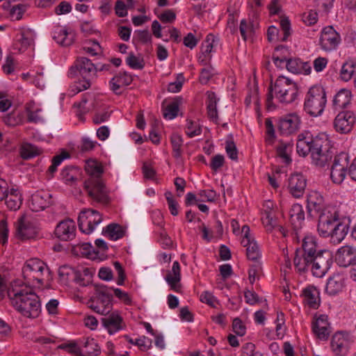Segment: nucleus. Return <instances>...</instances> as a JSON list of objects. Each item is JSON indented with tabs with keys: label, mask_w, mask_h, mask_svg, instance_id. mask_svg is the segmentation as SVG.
<instances>
[{
	"label": "nucleus",
	"mask_w": 356,
	"mask_h": 356,
	"mask_svg": "<svg viewBox=\"0 0 356 356\" xmlns=\"http://www.w3.org/2000/svg\"><path fill=\"white\" fill-rule=\"evenodd\" d=\"M312 329L318 339L323 341L327 340L331 333L328 316L325 314L315 315L312 321Z\"/></svg>",
	"instance_id": "nucleus-16"
},
{
	"label": "nucleus",
	"mask_w": 356,
	"mask_h": 356,
	"mask_svg": "<svg viewBox=\"0 0 356 356\" xmlns=\"http://www.w3.org/2000/svg\"><path fill=\"white\" fill-rule=\"evenodd\" d=\"M316 136L313 137L309 133L303 134L298 136V140L296 143L297 152L299 155L303 156L307 155L309 153L312 154L314 148V141Z\"/></svg>",
	"instance_id": "nucleus-26"
},
{
	"label": "nucleus",
	"mask_w": 356,
	"mask_h": 356,
	"mask_svg": "<svg viewBox=\"0 0 356 356\" xmlns=\"http://www.w3.org/2000/svg\"><path fill=\"white\" fill-rule=\"evenodd\" d=\"M350 343L351 341L347 333L337 332L332 336L330 346L336 356H345L349 351Z\"/></svg>",
	"instance_id": "nucleus-17"
},
{
	"label": "nucleus",
	"mask_w": 356,
	"mask_h": 356,
	"mask_svg": "<svg viewBox=\"0 0 356 356\" xmlns=\"http://www.w3.org/2000/svg\"><path fill=\"white\" fill-rule=\"evenodd\" d=\"M183 139L177 134H173L170 137V143L172 148V156L175 159H179L182 155L181 147L183 145Z\"/></svg>",
	"instance_id": "nucleus-45"
},
{
	"label": "nucleus",
	"mask_w": 356,
	"mask_h": 356,
	"mask_svg": "<svg viewBox=\"0 0 356 356\" xmlns=\"http://www.w3.org/2000/svg\"><path fill=\"white\" fill-rule=\"evenodd\" d=\"M247 257L250 260L256 261L260 256L259 247L255 241L252 243L250 246L246 248Z\"/></svg>",
	"instance_id": "nucleus-62"
},
{
	"label": "nucleus",
	"mask_w": 356,
	"mask_h": 356,
	"mask_svg": "<svg viewBox=\"0 0 356 356\" xmlns=\"http://www.w3.org/2000/svg\"><path fill=\"white\" fill-rule=\"evenodd\" d=\"M355 64L353 60L344 63L341 67L340 76L342 80L349 81L354 75Z\"/></svg>",
	"instance_id": "nucleus-49"
},
{
	"label": "nucleus",
	"mask_w": 356,
	"mask_h": 356,
	"mask_svg": "<svg viewBox=\"0 0 356 356\" xmlns=\"http://www.w3.org/2000/svg\"><path fill=\"white\" fill-rule=\"evenodd\" d=\"M293 151V144L289 141L280 140L279 145L276 148L277 155L282 159L286 165L292 161L291 154Z\"/></svg>",
	"instance_id": "nucleus-39"
},
{
	"label": "nucleus",
	"mask_w": 356,
	"mask_h": 356,
	"mask_svg": "<svg viewBox=\"0 0 356 356\" xmlns=\"http://www.w3.org/2000/svg\"><path fill=\"white\" fill-rule=\"evenodd\" d=\"M54 234L56 238L63 241L74 239L76 236V225L73 220L66 218L56 227Z\"/></svg>",
	"instance_id": "nucleus-20"
},
{
	"label": "nucleus",
	"mask_w": 356,
	"mask_h": 356,
	"mask_svg": "<svg viewBox=\"0 0 356 356\" xmlns=\"http://www.w3.org/2000/svg\"><path fill=\"white\" fill-rule=\"evenodd\" d=\"M265 126L266 129V142L268 145H272L275 138V133L273 121L270 118H266L265 120Z\"/></svg>",
	"instance_id": "nucleus-55"
},
{
	"label": "nucleus",
	"mask_w": 356,
	"mask_h": 356,
	"mask_svg": "<svg viewBox=\"0 0 356 356\" xmlns=\"http://www.w3.org/2000/svg\"><path fill=\"white\" fill-rule=\"evenodd\" d=\"M345 286V279L340 274H334L327 282L325 291L330 296H335Z\"/></svg>",
	"instance_id": "nucleus-31"
},
{
	"label": "nucleus",
	"mask_w": 356,
	"mask_h": 356,
	"mask_svg": "<svg viewBox=\"0 0 356 356\" xmlns=\"http://www.w3.org/2000/svg\"><path fill=\"white\" fill-rule=\"evenodd\" d=\"M185 132L189 138L200 136L202 133V126L197 121L187 120Z\"/></svg>",
	"instance_id": "nucleus-47"
},
{
	"label": "nucleus",
	"mask_w": 356,
	"mask_h": 356,
	"mask_svg": "<svg viewBox=\"0 0 356 356\" xmlns=\"http://www.w3.org/2000/svg\"><path fill=\"white\" fill-rule=\"evenodd\" d=\"M58 348L65 350L67 353L74 355H81V350L75 341L62 343L58 346Z\"/></svg>",
	"instance_id": "nucleus-56"
},
{
	"label": "nucleus",
	"mask_w": 356,
	"mask_h": 356,
	"mask_svg": "<svg viewBox=\"0 0 356 356\" xmlns=\"http://www.w3.org/2000/svg\"><path fill=\"white\" fill-rule=\"evenodd\" d=\"M33 42L32 33L29 30L24 31L17 35L14 49L22 52L31 46Z\"/></svg>",
	"instance_id": "nucleus-35"
},
{
	"label": "nucleus",
	"mask_w": 356,
	"mask_h": 356,
	"mask_svg": "<svg viewBox=\"0 0 356 356\" xmlns=\"http://www.w3.org/2000/svg\"><path fill=\"white\" fill-rule=\"evenodd\" d=\"M286 53H288L286 47L280 45L276 47L275 53L273 55V60L277 67H282L284 64H286L289 58Z\"/></svg>",
	"instance_id": "nucleus-43"
},
{
	"label": "nucleus",
	"mask_w": 356,
	"mask_h": 356,
	"mask_svg": "<svg viewBox=\"0 0 356 356\" xmlns=\"http://www.w3.org/2000/svg\"><path fill=\"white\" fill-rule=\"evenodd\" d=\"M40 228L37 222L29 218L25 214L22 215L16 222L17 236L21 240L35 238L38 236Z\"/></svg>",
	"instance_id": "nucleus-13"
},
{
	"label": "nucleus",
	"mask_w": 356,
	"mask_h": 356,
	"mask_svg": "<svg viewBox=\"0 0 356 356\" xmlns=\"http://www.w3.org/2000/svg\"><path fill=\"white\" fill-rule=\"evenodd\" d=\"M184 80L185 79L183 74H178L177 76V81L168 84V92L174 93L179 92L182 88Z\"/></svg>",
	"instance_id": "nucleus-59"
},
{
	"label": "nucleus",
	"mask_w": 356,
	"mask_h": 356,
	"mask_svg": "<svg viewBox=\"0 0 356 356\" xmlns=\"http://www.w3.org/2000/svg\"><path fill=\"white\" fill-rule=\"evenodd\" d=\"M40 153L41 151L37 146L29 143H23L19 148L20 156L24 160L32 159Z\"/></svg>",
	"instance_id": "nucleus-42"
},
{
	"label": "nucleus",
	"mask_w": 356,
	"mask_h": 356,
	"mask_svg": "<svg viewBox=\"0 0 356 356\" xmlns=\"http://www.w3.org/2000/svg\"><path fill=\"white\" fill-rule=\"evenodd\" d=\"M76 34L73 31H68L61 26H56L52 31L53 39L63 47H69L75 41Z\"/></svg>",
	"instance_id": "nucleus-24"
},
{
	"label": "nucleus",
	"mask_w": 356,
	"mask_h": 356,
	"mask_svg": "<svg viewBox=\"0 0 356 356\" xmlns=\"http://www.w3.org/2000/svg\"><path fill=\"white\" fill-rule=\"evenodd\" d=\"M262 223L268 232H272L277 226V219L275 211H262Z\"/></svg>",
	"instance_id": "nucleus-44"
},
{
	"label": "nucleus",
	"mask_w": 356,
	"mask_h": 356,
	"mask_svg": "<svg viewBox=\"0 0 356 356\" xmlns=\"http://www.w3.org/2000/svg\"><path fill=\"white\" fill-rule=\"evenodd\" d=\"M239 31L243 40L246 41L248 38L251 36L254 32L253 24L248 23L246 19H243L240 22Z\"/></svg>",
	"instance_id": "nucleus-52"
},
{
	"label": "nucleus",
	"mask_w": 356,
	"mask_h": 356,
	"mask_svg": "<svg viewBox=\"0 0 356 356\" xmlns=\"http://www.w3.org/2000/svg\"><path fill=\"white\" fill-rule=\"evenodd\" d=\"M307 179L300 173L292 174L289 178L288 188L290 193L296 198H299L305 193Z\"/></svg>",
	"instance_id": "nucleus-22"
},
{
	"label": "nucleus",
	"mask_w": 356,
	"mask_h": 356,
	"mask_svg": "<svg viewBox=\"0 0 356 356\" xmlns=\"http://www.w3.org/2000/svg\"><path fill=\"white\" fill-rule=\"evenodd\" d=\"M7 207L13 211L19 209L22 203L21 195L18 191L15 188L10 190V194L7 193V196L4 198Z\"/></svg>",
	"instance_id": "nucleus-41"
},
{
	"label": "nucleus",
	"mask_w": 356,
	"mask_h": 356,
	"mask_svg": "<svg viewBox=\"0 0 356 356\" xmlns=\"http://www.w3.org/2000/svg\"><path fill=\"white\" fill-rule=\"evenodd\" d=\"M124 337L126 338L129 343L138 346L139 348L143 351H146L152 348V339L145 336L140 339H137L135 341H134L127 335H125Z\"/></svg>",
	"instance_id": "nucleus-50"
},
{
	"label": "nucleus",
	"mask_w": 356,
	"mask_h": 356,
	"mask_svg": "<svg viewBox=\"0 0 356 356\" xmlns=\"http://www.w3.org/2000/svg\"><path fill=\"white\" fill-rule=\"evenodd\" d=\"M112 288L104 284H94L87 305L94 312L106 316L112 310Z\"/></svg>",
	"instance_id": "nucleus-5"
},
{
	"label": "nucleus",
	"mask_w": 356,
	"mask_h": 356,
	"mask_svg": "<svg viewBox=\"0 0 356 356\" xmlns=\"http://www.w3.org/2000/svg\"><path fill=\"white\" fill-rule=\"evenodd\" d=\"M305 211L302 205L294 204L289 210V220L295 231L299 230L305 224Z\"/></svg>",
	"instance_id": "nucleus-27"
},
{
	"label": "nucleus",
	"mask_w": 356,
	"mask_h": 356,
	"mask_svg": "<svg viewBox=\"0 0 356 356\" xmlns=\"http://www.w3.org/2000/svg\"><path fill=\"white\" fill-rule=\"evenodd\" d=\"M332 264V254L327 250H319L318 254L312 259L309 268L313 275L322 277Z\"/></svg>",
	"instance_id": "nucleus-12"
},
{
	"label": "nucleus",
	"mask_w": 356,
	"mask_h": 356,
	"mask_svg": "<svg viewBox=\"0 0 356 356\" xmlns=\"http://www.w3.org/2000/svg\"><path fill=\"white\" fill-rule=\"evenodd\" d=\"M181 269L179 263L177 261H175L172 264V272L169 273L165 276V280L168 284L170 285L171 289L176 292H179L180 291V284L179 282L181 280Z\"/></svg>",
	"instance_id": "nucleus-33"
},
{
	"label": "nucleus",
	"mask_w": 356,
	"mask_h": 356,
	"mask_svg": "<svg viewBox=\"0 0 356 356\" xmlns=\"http://www.w3.org/2000/svg\"><path fill=\"white\" fill-rule=\"evenodd\" d=\"M327 102L326 93L321 86H313L306 94L304 111L312 117L320 116Z\"/></svg>",
	"instance_id": "nucleus-7"
},
{
	"label": "nucleus",
	"mask_w": 356,
	"mask_h": 356,
	"mask_svg": "<svg viewBox=\"0 0 356 356\" xmlns=\"http://www.w3.org/2000/svg\"><path fill=\"white\" fill-rule=\"evenodd\" d=\"M79 74L82 79L75 82L71 87L72 95L88 89L92 82L97 78L95 65L86 57H79L68 71V76L74 77Z\"/></svg>",
	"instance_id": "nucleus-4"
},
{
	"label": "nucleus",
	"mask_w": 356,
	"mask_h": 356,
	"mask_svg": "<svg viewBox=\"0 0 356 356\" xmlns=\"http://www.w3.org/2000/svg\"><path fill=\"white\" fill-rule=\"evenodd\" d=\"M51 195L47 191H37L31 197L29 207L35 212L42 211L51 204Z\"/></svg>",
	"instance_id": "nucleus-23"
},
{
	"label": "nucleus",
	"mask_w": 356,
	"mask_h": 356,
	"mask_svg": "<svg viewBox=\"0 0 356 356\" xmlns=\"http://www.w3.org/2000/svg\"><path fill=\"white\" fill-rule=\"evenodd\" d=\"M206 106L207 116L210 120L215 123H218V111L217 109V104L220 99L217 97L216 94L212 91H207L206 92Z\"/></svg>",
	"instance_id": "nucleus-28"
},
{
	"label": "nucleus",
	"mask_w": 356,
	"mask_h": 356,
	"mask_svg": "<svg viewBox=\"0 0 356 356\" xmlns=\"http://www.w3.org/2000/svg\"><path fill=\"white\" fill-rule=\"evenodd\" d=\"M286 67L288 71L293 74H309L312 70L309 63L303 62L298 58H288Z\"/></svg>",
	"instance_id": "nucleus-32"
},
{
	"label": "nucleus",
	"mask_w": 356,
	"mask_h": 356,
	"mask_svg": "<svg viewBox=\"0 0 356 356\" xmlns=\"http://www.w3.org/2000/svg\"><path fill=\"white\" fill-rule=\"evenodd\" d=\"M125 234V230L118 223H111L106 226L102 230V234L112 241H117L122 238Z\"/></svg>",
	"instance_id": "nucleus-36"
},
{
	"label": "nucleus",
	"mask_w": 356,
	"mask_h": 356,
	"mask_svg": "<svg viewBox=\"0 0 356 356\" xmlns=\"http://www.w3.org/2000/svg\"><path fill=\"white\" fill-rule=\"evenodd\" d=\"M348 164V154L341 152L334 156L330 168V178L334 184H340L343 182L347 175Z\"/></svg>",
	"instance_id": "nucleus-14"
},
{
	"label": "nucleus",
	"mask_w": 356,
	"mask_h": 356,
	"mask_svg": "<svg viewBox=\"0 0 356 356\" xmlns=\"http://www.w3.org/2000/svg\"><path fill=\"white\" fill-rule=\"evenodd\" d=\"M77 171L73 166H67L63 169L60 176L63 181L68 185H72L76 180Z\"/></svg>",
	"instance_id": "nucleus-46"
},
{
	"label": "nucleus",
	"mask_w": 356,
	"mask_h": 356,
	"mask_svg": "<svg viewBox=\"0 0 356 356\" xmlns=\"http://www.w3.org/2000/svg\"><path fill=\"white\" fill-rule=\"evenodd\" d=\"M314 145L311 156L312 163L316 166L325 167L332 160L334 154L327 136L325 134L317 135Z\"/></svg>",
	"instance_id": "nucleus-8"
},
{
	"label": "nucleus",
	"mask_w": 356,
	"mask_h": 356,
	"mask_svg": "<svg viewBox=\"0 0 356 356\" xmlns=\"http://www.w3.org/2000/svg\"><path fill=\"white\" fill-rule=\"evenodd\" d=\"M318 244L315 236H306L302 240V247L296 250L293 264L300 273L308 270L313 258L318 254Z\"/></svg>",
	"instance_id": "nucleus-6"
},
{
	"label": "nucleus",
	"mask_w": 356,
	"mask_h": 356,
	"mask_svg": "<svg viewBox=\"0 0 356 356\" xmlns=\"http://www.w3.org/2000/svg\"><path fill=\"white\" fill-rule=\"evenodd\" d=\"M307 203L308 216L312 218L320 214L322 210L325 208L323 207V197L315 191L307 195Z\"/></svg>",
	"instance_id": "nucleus-25"
},
{
	"label": "nucleus",
	"mask_w": 356,
	"mask_h": 356,
	"mask_svg": "<svg viewBox=\"0 0 356 356\" xmlns=\"http://www.w3.org/2000/svg\"><path fill=\"white\" fill-rule=\"evenodd\" d=\"M341 40L339 33L332 26H327L321 31L319 45L323 51L330 52L337 49Z\"/></svg>",
	"instance_id": "nucleus-15"
},
{
	"label": "nucleus",
	"mask_w": 356,
	"mask_h": 356,
	"mask_svg": "<svg viewBox=\"0 0 356 356\" xmlns=\"http://www.w3.org/2000/svg\"><path fill=\"white\" fill-rule=\"evenodd\" d=\"M335 261L341 267H348L356 261V248L350 245H343L335 253Z\"/></svg>",
	"instance_id": "nucleus-21"
},
{
	"label": "nucleus",
	"mask_w": 356,
	"mask_h": 356,
	"mask_svg": "<svg viewBox=\"0 0 356 356\" xmlns=\"http://www.w3.org/2000/svg\"><path fill=\"white\" fill-rule=\"evenodd\" d=\"M89 46H85L83 50L91 56H97L103 54V49L96 40H89L86 42Z\"/></svg>",
	"instance_id": "nucleus-51"
},
{
	"label": "nucleus",
	"mask_w": 356,
	"mask_h": 356,
	"mask_svg": "<svg viewBox=\"0 0 356 356\" xmlns=\"http://www.w3.org/2000/svg\"><path fill=\"white\" fill-rule=\"evenodd\" d=\"M26 10V6L24 4H18L14 6L10 11V15L14 20H19L22 18L24 13Z\"/></svg>",
	"instance_id": "nucleus-58"
},
{
	"label": "nucleus",
	"mask_w": 356,
	"mask_h": 356,
	"mask_svg": "<svg viewBox=\"0 0 356 356\" xmlns=\"http://www.w3.org/2000/svg\"><path fill=\"white\" fill-rule=\"evenodd\" d=\"M102 324L110 334L122 329V318L116 313H112L106 317L102 318Z\"/></svg>",
	"instance_id": "nucleus-30"
},
{
	"label": "nucleus",
	"mask_w": 356,
	"mask_h": 356,
	"mask_svg": "<svg viewBox=\"0 0 356 356\" xmlns=\"http://www.w3.org/2000/svg\"><path fill=\"white\" fill-rule=\"evenodd\" d=\"M348 231V225L339 221L333 229V232H332L331 234L329 236V237H330L331 242L334 244L341 243L347 235Z\"/></svg>",
	"instance_id": "nucleus-40"
},
{
	"label": "nucleus",
	"mask_w": 356,
	"mask_h": 356,
	"mask_svg": "<svg viewBox=\"0 0 356 356\" xmlns=\"http://www.w3.org/2000/svg\"><path fill=\"white\" fill-rule=\"evenodd\" d=\"M303 301L309 307L316 309L320 306V292L316 287L309 286L302 290Z\"/></svg>",
	"instance_id": "nucleus-29"
},
{
	"label": "nucleus",
	"mask_w": 356,
	"mask_h": 356,
	"mask_svg": "<svg viewBox=\"0 0 356 356\" xmlns=\"http://www.w3.org/2000/svg\"><path fill=\"white\" fill-rule=\"evenodd\" d=\"M127 64L134 70H142L144 66L143 59H140L136 57L134 53H130L129 56L126 59Z\"/></svg>",
	"instance_id": "nucleus-54"
},
{
	"label": "nucleus",
	"mask_w": 356,
	"mask_h": 356,
	"mask_svg": "<svg viewBox=\"0 0 356 356\" xmlns=\"http://www.w3.org/2000/svg\"><path fill=\"white\" fill-rule=\"evenodd\" d=\"M351 100V92L349 90L341 89L334 97L332 104L334 109L345 108Z\"/></svg>",
	"instance_id": "nucleus-38"
},
{
	"label": "nucleus",
	"mask_w": 356,
	"mask_h": 356,
	"mask_svg": "<svg viewBox=\"0 0 356 356\" xmlns=\"http://www.w3.org/2000/svg\"><path fill=\"white\" fill-rule=\"evenodd\" d=\"M183 102L181 97H176L171 101L166 106H163V118L168 120H172L175 118L179 112V106Z\"/></svg>",
	"instance_id": "nucleus-37"
},
{
	"label": "nucleus",
	"mask_w": 356,
	"mask_h": 356,
	"mask_svg": "<svg viewBox=\"0 0 356 356\" xmlns=\"http://www.w3.org/2000/svg\"><path fill=\"white\" fill-rule=\"evenodd\" d=\"M79 249V251L82 255L87 257H92L93 254H97L98 251H96L95 248L91 245L90 243H83L76 246Z\"/></svg>",
	"instance_id": "nucleus-57"
},
{
	"label": "nucleus",
	"mask_w": 356,
	"mask_h": 356,
	"mask_svg": "<svg viewBox=\"0 0 356 356\" xmlns=\"http://www.w3.org/2000/svg\"><path fill=\"white\" fill-rule=\"evenodd\" d=\"M45 266V264L38 259L33 258L27 260L22 268V275L26 284L33 283L35 281L38 284H42V275Z\"/></svg>",
	"instance_id": "nucleus-10"
},
{
	"label": "nucleus",
	"mask_w": 356,
	"mask_h": 356,
	"mask_svg": "<svg viewBox=\"0 0 356 356\" xmlns=\"http://www.w3.org/2000/svg\"><path fill=\"white\" fill-rule=\"evenodd\" d=\"M93 272L92 269L84 268L74 271V282L80 286H88L92 282Z\"/></svg>",
	"instance_id": "nucleus-34"
},
{
	"label": "nucleus",
	"mask_w": 356,
	"mask_h": 356,
	"mask_svg": "<svg viewBox=\"0 0 356 356\" xmlns=\"http://www.w3.org/2000/svg\"><path fill=\"white\" fill-rule=\"evenodd\" d=\"M26 111L28 122L37 123L40 120L39 113L41 112V109L35 108L33 102H30L26 104Z\"/></svg>",
	"instance_id": "nucleus-48"
},
{
	"label": "nucleus",
	"mask_w": 356,
	"mask_h": 356,
	"mask_svg": "<svg viewBox=\"0 0 356 356\" xmlns=\"http://www.w3.org/2000/svg\"><path fill=\"white\" fill-rule=\"evenodd\" d=\"M8 296L12 305L22 315L29 318H35L41 312L39 296L29 286L21 284V281L13 282L8 290Z\"/></svg>",
	"instance_id": "nucleus-1"
},
{
	"label": "nucleus",
	"mask_w": 356,
	"mask_h": 356,
	"mask_svg": "<svg viewBox=\"0 0 356 356\" xmlns=\"http://www.w3.org/2000/svg\"><path fill=\"white\" fill-rule=\"evenodd\" d=\"M280 27L283 33V37L281 38V40L286 41L291 35V23L289 19L286 17L282 18L280 20Z\"/></svg>",
	"instance_id": "nucleus-63"
},
{
	"label": "nucleus",
	"mask_w": 356,
	"mask_h": 356,
	"mask_svg": "<svg viewBox=\"0 0 356 356\" xmlns=\"http://www.w3.org/2000/svg\"><path fill=\"white\" fill-rule=\"evenodd\" d=\"M111 113L112 111L108 108L102 111H98L93 116L92 121L95 124L103 123L109 119Z\"/></svg>",
	"instance_id": "nucleus-61"
},
{
	"label": "nucleus",
	"mask_w": 356,
	"mask_h": 356,
	"mask_svg": "<svg viewBox=\"0 0 356 356\" xmlns=\"http://www.w3.org/2000/svg\"><path fill=\"white\" fill-rule=\"evenodd\" d=\"M339 221V215L337 209L333 207H326L318 214V234L323 238L329 237Z\"/></svg>",
	"instance_id": "nucleus-9"
},
{
	"label": "nucleus",
	"mask_w": 356,
	"mask_h": 356,
	"mask_svg": "<svg viewBox=\"0 0 356 356\" xmlns=\"http://www.w3.org/2000/svg\"><path fill=\"white\" fill-rule=\"evenodd\" d=\"M300 123V118L296 113H289L280 118L278 129L283 135L293 134L298 131Z\"/></svg>",
	"instance_id": "nucleus-18"
},
{
	"label": "nucleus",
	"mask_w": 356,
	"mask_h": 356,
	"mask_svg": "<svg viewBox=\"0 0 356 356\" xmlns=\"http://www.w3.org/2000/svg\"><path fill=\"white\" fill-rule=\"evenodd\" d=\"M102 221V216L99 211L92 209H85L79 213L78 217L79 230L84 234H90Z\"/></svg>",
	"instance_id": "nucleus-11"
},
{
	"label": "nucleus",
	"mask_w": 356,
	"mask_h": 356,
	"mask_svg": "<svg viewBox=\"0 0 356 356\" xmlns=\"http://www.w3.org/2000/svg\"><path fill=\"white\" fill-rule=\"evenodd\" d=\"M355 116L351 111L340 112L334 120V127L338 133L346 134L351 131L355 122Z\"/></svg>",
	"instance_id": "nucleus-19"
},
{
	"label": "nucleus",
	"mask_w": 356,
	"mask_h": 356,
	"mask_svg": "<svg viewBox=\"0 0 356 356\" xmlns=\"http://www.w3.org/2000/svg\"><path fill=\"white\" fill-rule=\"evenodd\" d=\"M84 347L86 348L90 347L92 349V351L87 350L86 356H98L100 353V348L93 339H87L84 343Z\"/></svg>",
	"instance_id": "nucleus-60"
},
{
	"label": "nucleus",
	"mask_w": 356,
	"mask_h": 356,
	"mask_svg": "<svg viewBox=\"0 0 356 356\" xmlns=\"http://www.w3.org/2000/svg\"><path fill=\"white\" fill-rule=\"evenodd\" d=\"M225 163V157L222 154H216L211 158L209 164L210 168L213 171H218Z\"/></svg>",
	"instance_id": "nucleus-64"
},
{
	"label": "nucleus",
	"mask_w": 356,
	"mask_h": 356,
	"mask_svg": "<svg viewBox=\"0 0 356 356\" xmlns=\"http://www.w3.org/2000/svg\"><path fill=\"white\" fill-rule=\"evenodd\" d=\"M298 84L286 76H280L274 83L271 81L268 86L266 102V108L271 111L276 108V105L273 102L274 99L278 103L289 104L293 103L298 98Z\"/></svg>",
	"instance_id": "nucleus-3"
},
{
	"label": "nucleus",
	"mask_w": 356,
	"mask_h": 356,
	"mask_svg": "<svg viewBox=\"0 0 356 356\" xmlns=\"http://www.w3.org/2000/svg\"><path fill=\"white\" fill-rule=\"evenodd\" d=\"M85 170L89 177L85 180L83 186L88 196L98 203L108 204V191L101 178L104 172L102 165L97 161L88 160Z\"/></svg>",
	"instance_id": "nucleus-2"
},
{
	"label": "nucleus",
	"mask_w": 356,
	"mask_h": 356,
	"mask_svg": "<svg viewBox=\"0 0 356 356\" xmlns=\"http://www.w3.org/2000/svg\"><path fill=\"white\" fill-rule=\"evenodd\" d=\"M164 195L167 200V203L171 215L174 216H177L179 213V204L173 197L172 193L170 191H166Z\"/></svg>",
	"instance_id": "nucleus-53"
}]
</instances>
